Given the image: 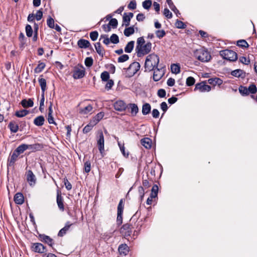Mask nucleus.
I'll use <instances>...</instances> for the list:
<instances>
[{"label": "nucleus", "mask_w": 257, "mask_h": 257, "mask_svg": "<svg viewBox=\"0 0 257 257\" xmlns=\"http://www.w3.org/2000/svg\"><path fill=\"white\" fill-rule=\"evenodd\" d=\"M247 90L248 92V94L250 93L251 94H254L257 91V88L255 84H250L248 88H247Z\"/></svg>", "instance_id": "3c124183"}, {"label": "nucleus", "mask_w": 257, "mask_h": 257, "mask_svg": "<svg viewBox=\"0 0 257 257\" xmlns=\"http://www.w3.org/2000/svg\"><path fill=\"white\" fill-rule=\"evenodd\" d=\"M85 65L87 67H91L93 65V60L92 57H87L85 60Z\"/></svg>", "instance_id": "338daca9"}, {"label": "nucleus", "mask_w": 257, "mask_h": 257, "mask_svg": "<svg viewBox=\"0 0 257 257\" xmlns=\"http://www.w3.org/2000/svg\"><path fill=\"white\" fill-rule=\"evenodd\" d=\"M29 113V111L27 109H22L16 111L15 115L18 117H23L26 116Z\"/></svg>", "instance_id": "58836bf2"}, {"label": "nucleus", "mask_w": 257, "mask_h": 257, "mask_svg": "<svg viewBox=\"0 0 257 257\" xmlns=\"http://www.w3.org/2000/svg\"><path fill=\"white\" fill-rule=\"evenodd\" d=\"M67 213L69 215H71L73 213L75 214H79L80 215V219H82L83 218V213L81 211V210H67Z\"/></svg>", "instance_id": "49530a36"}, {"label": "nucleus", "mask_w": 257, "mask_h": 257, "mask_svg": "<svg viewBox=\"0 0 257 257\" xmlns=\"http://www.w3.org/2000/svg\"><path fill=\"white\" fill-rule=\"evenodd\" d=\"M171 71L173 73L178 74L180 72V66L179 64H173L171 65Z\"/></svg>", "instance_id": "a19ab883"}, {"label": "nucleus", "mask_w": 257, "mask_h": 257, "mask_svg": "<svg viewBox=\"0 0 257 257\" xmlns=\"http://www.w3.org/2000/svg\"><path fill=\"white\" fill-rule=\"evenodd\" d=\"M141 65L138 62L132 63L129 67L126 69V70L130 73V76H134L140 69ZM125 69V68H124Z\"/></svg>", "instance_id": "9d476101"}, {"label": "nucleus", "mask_w": 257, "mask_h": 257, "mask_svg": "<svg viewBox=\"0 0 257 257\" xmlns=\"http://www.w3.org/2000/svg\"><path fill=\"white\" fill-rule=\"evenodd\" d=\"M93 107L91 104H89L83 108H81L79 110V113L82 114H87L92 111Z\"/></svg>", "instance_id": "4c0bfd02"}, {"label": "nucleus", "mask_w": 257, "mask_h": 257, "mask_svg": "<svg viewBox=\"0 0 257 257\" xmlns=\"http://www.w3.org/2000/svg\"><path fill=\"white\" fill-rule=\"evenodd\" d=\"M28 149H31L33 151L41 150L43 148L42 144L37 143L32 145H28Z\"/></svg>", "instance_id": "e433bc0d"}, {"label": "nucleus", "mask_w": 257, "mask_h": 257, "mask_svg": "<svg viewBox=\"0 0 257 257\" xmlns=\"http://www.w3.org/2000/svg\"><path fill=\"white\" fill-rule=\"evenodd\" d=\"M47 25L51 29H54L55 27L54 20L50 16H49V18L47 19Z\"/></svg>", "instance_id": "4d7b16f0"}, {"label": "nucleus", "mask_w": 257, "mask_h": 257, "mask_svg": "<svg viewBox=\"0 0 257 257\" xmlns=\"http://www.w3.org/2000/svg\"><path fill=\"white\" fill-rule=\"evenodd\" d=\"M142 211H147V210H138L135 213L132 219H137L138 224H139L140 222H143L145 220L147 217L146 216H141Z\"/></svg>", "instance_id": "dca6fc26"}, {"label": "nucleus", "mask_w": 257, "mask_h": 257, "mask_svg": "<svg viewBox=\"0 0 257 257\" xmlns=\"http://www.w3.org/2000/svg\"><path fill=\"white\" fill-rule=\"evenodd\" d=\"M85 68L82 66H76L74 68L73 77L75 79L82 78L85 75Z\"/></svg>", "instance_id": "0eeeda50"}, {"label": "nucleus", "mask_w": 257, "mask_h": 257, "mask_svg": "<svg viewBox=\"0 0 257 257\" xmlns=\"http://www.w3.org/2000/svg\"><path fill=\"white\" fill-rule=\"evenodd\" d=\"M195 79L193 77L190 76L187 78L186 83L187 86H191L195 83Z\"/></svg>", "instance_id": "680f3d73"}, {"label": "nucleus", "mask_w": 257, "mask_h": 257, "mask_svg": "<svg viewBox=\"0 0 257 257\" xmlns=\"http://www.w3.org/2000/svg\"><path fill=\"white\" fill-rule=\"evenodd\" d=\"M163 15L168 19L172 18V14L167 8L164 9Z\"/></svg>", "instance_id": "e2e57ef3"}, {"label": "nucleus", "mask_w": 257, "mask_h": 257, "mask_svg": "<svg viewBox=\"0 0 257 257\" xmlns=\"http://www.w3.org/2000/svg\"><path fill=\"white\" fill-rule=\"evenodd\" d=\"M103 112L98 113L93 118L91 123H93V125H96L104 116Z\"/></svg>", "instance_id": "473e14b6"}, {"label": "nucleus", "mask_w": 257, "mask_h": 257, "mask_svg": "<svg viewBox=\"0 0 257 257\" xmlns=\"http://www.w3.org/2000/svg\"><path fill=\"white\" fill-rule=\"evenodd\" d=\"M211 87L206 84L205 82L198 83L196 84L194 90H199L200 92H209L211 90Z\"/></svg>", "instance_id": "f8f14e48"}, {"label": "nucleus", "mask_w": 257, "mask_h": 257, "mask_svg": "<svg viewBox=\"0 0 257 257\" xmlns=\"http://www.w3.org/2000/svg\"><path fill=\"white\" fill-rule=\"evenodd\" d=\"M45 121V118L43 115H40L36 117L34 120V123L36 126H42Z\"/></svg>", "instance_id": "7c9ffc66"}, {"label": "nucleus", "mask_w": 257, "mask_h": 257, "mask_svg": "<svg viewBox=\"0 0 257 257\" xmlns=\"http://www.w3.org/2000/svg\"><path fill=\"white\" fill-rule=\"evenodd\" d=\"M129 59V56L127 54H123L118 58L117 62L118 63H123Z\"/></svg>", "instance_id": "6e6d98bb"}, {"label": "nucleus", "mask_w": 257, "mask_h": 257, "mask_svg": "<svg viewBox=\"0 0 257 257\" xmlns=\"http://www.w3.org/2000/svg\"><path fill=\"white\" fill-rule=\"evenodd\" d=\"M72 224L70 223L69 222H67L66 223L65 226L59 230L58 233V236L62 237L64 234H65L66 233L67 231L68 230L69 228H70Z\"/></svg>", "instance_id": "c756f323"}, {"label": "nucleus", "mask_w": 257, "mask_h": 257, "mask_svg": "<svg viewBox=\"0 0 257 257\" xmlns=\"http://www.w3.org/2000/svg\"><path fill=\"white\" fill-rule=\"evenodd\" d=\"M153 70V79L155 81H158L163 76L164 74V70H163V67L159 68L158 66L155 68Z\"/></svg>", "instance_id": "9b49d317"}, {"label": "nucleus", "mask_w": 257, "mask_h": 257, "mask_svg": "<svg viewBox=\"0 0 257 257\" xmlns=\"http://www.w3.org/2000/svg\"><path fill=\"white\" fill-rule=\"evenodd\" d=\"M123 211V210H117L116 223L118 225H120L122 223Z\"/></svg>", "instance_id": "37998d69"}, {"label": "nucleus", "mask_w": 257, "mask_h": 257, "mask_svg": "<svg viewBox=\"0 0 257 257\" xmlns=\"http://www.w3.org/2000/svg\"><path fill=\"white\" fill-rule=\"evenodd\" d=\"M231 74L236 77L244 78L246 77V73L241 69H238L232 71Z\"/></svg>", "instance_id": "6ab92c4d"}, {"label": "nucleus", "mask_w": 257, "mask_h": 257, "mask_svg": "<svg viewBox=\"0 0 257 257\" xmlns=\"http://www.w3.org/2000/svg\"><path fill=\"white\" fill-rule=\"evenodd\" d=\"M26 35L28 37H31L33 35V29L31 25L27 24L25 27Z\"/></svg>", "instance_id": "a18cd8bd"}, {"label": "nucleus", "mask_w": 257, "mask_h": 257, "mask_svg": "<svg viewBox=\"0 0 257 257\" xmlns=\"http://www.w3.org/2000/svg\"><path fill=\"white\" fill-rule=\"evenodd\" d=\"M110 41L114 44H116L119 43V38L118 36L115 34H113L110 38Z\"/></svg>", "instance_id": "8fccbe9b"}, {"label": "nucleus", "mask_w": 257, "mask_h": 257, "mask_svg": "<svg viewBox=\"0 0 257 257\" xmlns=\"http://www.w3.org/2000/svg\"><path fill=\"white\" fill-rule=\"evenodd\" d=\"M151 110V106L149 103H145L142 106V114L146 115L149 114Z\"/></svg>", "instance_id": "2f4dec72"}, {"label": "nucleus", "mask_w": 257, "mask_h": 257, "mask_svg": "<svg viewBox=\"0 0 257 257\" xmlns=\"http://www.w3.org/2000/svg\"><path fill=\"white\" fill-rule=\"evenodd\" d=\"M95 125H93V123H90L86 125L83 129V133L84 134H87L89 132Z\"/></svg>", "instance_id": "5fc2aeb1"}, {"label": "nucleus", "mask_w": 257, "mask_h": 257, "mask_svg": "<svg viewBox=\"0 0 257 257\" xmlns=\"http://www.w3.org/2000/svg\"><path fill=\"white\" fill-rule=\"evenodd\" d=\"M126 104L123 100H117L113 104L114 108L118 111H123L127 109Z\"/></svg>", "instance_id": "ddd939ff"}, {"label": "nucleus", "mask_w": 257, "mask_h": 257, "mask_svg": "<svg viewBox=\"0 0 257 257\" xmlns=\"http://www.w3.org/2000/svg\"><path fill=\"white\" fill-rule=\"evenodd\" d=\"M175 27L178 29H185L186 25L182 21L177 20L175 23Z\"/></svg>", "instance_id": "864d4df0"}, {"label": "nucleus", "mask_w": 257, "mask_h": 257, "mask_svg": "<svg viewBox=\"0 0 257 257\" xmlns=\"http://www.w3.org/2000/svg\"><path fill=\"white\" fill-rule=\"evenodd\" d=\"M21 104L25 108L31 107L34 105L33 99L32 98H29L28 100L24 99L21 101Z\"/></svg>", "instance_id": "cd10ccee"}, {"label": "nucleus", "mask_w": 257, "mask_h": 257, "mask_svg": "<svg viewBox=\"0 0 257 257\" xmlns=\"http://www.w3.org/2000/svg\"><path fill=\"white\" fill-rule=\"evenodd\" d=\"M152 4V0H145L143 2V7L146 10H149Z\"/></svg>", "instance_id": "603ef678"}, {"label": "nucleus", "mask_w": 257, "mask_h": 257, "mask_svg": "<svg viewBox=\"0 0 257 257\" xmlns=\"http://www.w3.org/2000/svg\"><path fill=\"white\" fill-rule=\"evenodd\" d=\"M63 183L67 190H70L72 189V185L68 180L67 178L65 177L64 178Z\"/></svg>", "instance_id": "69168bd1"}, {"label": "nucleus", "mask_w": 257, "mask_h": 257, "mask_svg": "<svg viewBox=\"0 0 257 257\" xmlns=\"http://www.w3.org/2000/svg\"><path fill=\"white\" fill-rule=\"evenodd\" d=\"M8 127L12 133H16L19 130V126L18 123L14 120L11 121L9 124ZM20 131L22 129L20 128Z\"/></svg>", "instance_id": "f3484780"}, {"label": "nucleus", "mask_w": 257, "mask_h": 257, "mask_svg": "<svg viewBox=\"0 0 257 257\" xmlns=\"http://www.w3.org/2000/svg\"><path fill=\"white\" fill-rule=\"evenodd\" d=\"M127 108L130 109V113L132 116H135L137 115L139 112V107L136 103H128L126 105Z\"/></svg>", "instance_id": "2eb2a0df"}, {"label": "nucleus", "mask_w": 257, "mask_h": 257, "mask_svg": "<svg viewBox=\"0 0 257 257\" xmlns=\"http://www.w3.org/2000/svg\"><path fill=\"white\" fill-rule=\"evenodd\" d=\"M84 171L88 173L91 170V162L89 161H87L84 163Z\"/></svg>", "instance_id": "bf43d9fd"}, {"label": "nucleus", "mask_w": 257, "mask_h": 257, "mask_svg": "<svg viewBox=\"0 0 257 257\" xmlns=\"http://www.w3.org/2000/svg\"><path fill=\"white\" fill-rule=\"evenodd\" d=\"M133 226L128 223H126L123 224L120 229V233L121 235L125 238V239L130 240V239L131 240H134L136 238L135 236H137L139 233V231L141 229V227L138 229V230H134V233L133 231Z\"/></svg>", "instance_id": "f257e3e1"}, {"label": "nucleus", "mask_w": 257, "mask_h": 257, "mask_svg": "<svg viewBox=\"0 0 257 257\" xmlns=\"http://www.w3.org/2000/svg\"><path fill=\"white\" fill-rule=\"evenodd\" d=\"M152 45V44L151 42H148L141 47L136 46V52L137 56L138 57H142L144 55L149 54L151 51Z\"/></svg>", "instance_id": "20e7f679"}, {"label": "nucleus", "mask_w": 257, "mask_h": 257, "mask_svg": "<svg viewBox=\"0 0 257 257\" xmlns=\"http://www.w3.org/2000/svg\"><path fill=\"white\" fill-rule=\"evenodd\" d=\"M159 63V57L157 55L154 53L150 54L146 59L145 63V69L149 71H153L155 68L158 66Z\"/></svg>", "instance_id": "f03ea898"}, {"label": "nucleus", "mask_w": 257, "mask_h": 257, "mask_svg": "<svg viewBox=\"0 0 257 257\" xmlns=\"http://www.w3.org/2000/svg\"><path fill=\"white\" fill-rule=\"evenodd\" d=\"M141 143L146 149H150L152 147V140L148 138L142 139Z\"/></svg>", "instance_id": "c85d7f7f"}, {"label": "nucleus", "mask_w": 257, "mask_h": 257, "mask_svg": "<svg viewBox=\"0 0 257 257\" xmlns=\"http://www.w3.org/2000/svg\"><path fill=\"white\" fill-rule=\"evenodd\" d=\"M158 186L157 185H154L151 190V195H152L153 197H156L158 193Z\"/></svg>", "instance_id": "13d9d810"}, {"label": "nucleus", "mask_w": 257, "mask_h": 257, "mask_svg": "<svg viewBox=\"0 0 257 257\" xmlns=\"http://www.w3.org/2000/svg\"><path fill=\"white\" fill-rule=\"evenodd\" d=\"M38 237L41 241L44 242L51 247L54 251L55 250L53 246L54 245V241L49 236L45 234H39Z\"/></svg>", "instance_id": "1a4fd4ad"}, {"label": "nucleus", "mask_w": 257, "mask_h": 257, "mask_svg": "<svg viewBox=\"0 0 257 257\" xmlns=\"http://www.w3.org/2000/svg\"><path fill=\"white\" fill-rule=\"evenodd\" d=\"M118 250L120 254L126 255L129 252V247L125 243L121 244L119 245Z\"/></svg>", "instance_id": "5701e85b"}, {"label": "nucleus", "mask_w": 257, "mask_h": 257, "mask_svg": "<svg viewBox=\"0 0 257 257\" xmlns=\"http://www.w3.org/2000/svg\"><path fill=\"white\" fill-rule=\"evenodd\" d=\"M219 54L223 59L229 61L234 62L237 59V53L230 50L225 49L220 51Z\"/></svg>", "instance_id": "39448f33"}, {"label": "nucleus", "mask_w": 257, "mask_h": 257, "mask_svg": "<svg viewBox=\"0 0 257 257\" xmlns=\"http://www.w3.org/2000/svg\"><path fill=\"white\" fill-rule=\"evenodd\" d=\"M94 47L97 53L99 56L103 57L105 55V50L102 47L99 42H97L94 44Z\"/></svg>", "instance_id": "bb28decb"}, {"label": "nucleus", "mask_w": 257, "mask_h": 257, "mask_svg": "<svg viewBox=\"0 0 257 257\" xmlns=\"http://www.w3.org/2000/svg\"><path fill=\"white\" fill-rule=\"evenodd\" d=\"M96 138L99 152L102 156L103 157L104 152V139L103 132L101 130H99L97 132Z\"/></svg>", "instance_id": "423d86ee"}, {"label": "nucleus", "mask_w": 257, "mask_h": 257, "mask_svg": "<svg viewBox=\"0 0 257 257\" xmlns=\"http://www.w3.org/2000/svg\"><path fill=\"white\" fill-rule=\"evenodd\" d=\"M109 74L107 71H104L101 73L100 78L102 81H107L109 80Z\"/></svg>", "instance_id": "09e8293b"}, {"label": "nucleus", "mask_w": 257, "mask_h": 257, "mask_svg": "<svg viewBox=\"0 0 257 257\" xmlns=\"http://www.w3.org/2000/svg\"><path fill=\"white\" fill-rule=\"evenodd\" d=\"M45 64L43 62H39V64L34 69V72L35 73H39L41 72L45 67Z\"/></svg>", "instance_id": "ea45409f"}, {"label": "nucleus", "mask_w": 257, "mask_h": 257, "mask_svg": "<svg viewBox=\"0 0 257 257\" xmlns=\"http://www.w3.org/2000/svg\"><path fill=\"white\" fill-rule=\"evenodd\" d=\"M237 46L241 48H247L249 47V45L247 42L244 40H239L236 42Z\"/></svg>", "instance_id": "c03bdc74"}, {"label": "nucleus", "mask_w": 257, "mask_h": 257, "mask_svg": "<svg viewBox=\"0 0 257 257\" xmlns=\"http://www.w3.org/2000/svg\"><path fill=\"white\" fill-rule=\"evenodd\" d=\"M77 45L80 48H87L91 47L90 42L86 40L81 39L77 42Z\"/></svg>", "instance_id": "4be33fe9"}, {"label": "nucleus", "mask_w": 257, "mask_h": 257, "mask_svg": "<svg viewBox=\"0 0 257 257\" xmlns=\"http://www.w3.org/2000/svg\"><path fill=\"white\" fill-rule=\"evenodd\" d=\"M135 41H130L124 47V52L130 53L132 52L134 47Z\"/></svg>", "instance_id": "c9c22d12"}, {"label": "nucleus", "mask_w": 257, "mask_h": 257, "mask_svg": "<svg viewBox=\"0 0 257 257\" xmlns=\"http://www.w3.org/2000/svg\"><path fill=\"white\" fill-rule=\"evenodd\" d=\"M27 149H28V145L23 144L19 146L15 150V152L17 153V154L20 155L21 154L23 153L24 151Z\"/></svg>", "instance_id": "f704fd0d"}, {"label": "nucleus", "mask_w": 257, "mask_h": 257, "mask_svg": "<svg viewBox=\"0 0 257 257\" xmlns=\"http://www.w3.org/2000/svg\"><path fill=\"white\" fill-rule=\"evenodd\" d=\"M52 102H50V105L48 108V121L50 124H54L56 125V123L54 120V118L52 116L53 109H52Z\"/></svg>", "instance_id": "412c9836"}, {"label": "nucleus", "mask_w": 257, "mask_h": 257, "mask_svg": "<svg viewBox=\"0 0 257 257\" xmlns=\"http://www.w3.org/2000/svg\"><path fill=\"white\" fill-rule=\"evenodd\" d=\"M167 3L171 10L175 13L177 17H179L181 14L180 13L179 10L176 8V6L174 5L172 0H167Z\"/></svg>", "instance_id": "72a5a7b5"}, {"label": "nucleus", "mask_w": 257, "mask_h": 257, "mask_svg": "<svg viewBox=\"0 0 257 257\" xmlns=\"http://www.w3.org/2000/svg\"><path fill=\"white\" fill-rule=\"evenodd\" d=\"M108 24L112 28H116L118 25L117 20L115 18L111 19Z\"/></svg>", "instance_id": "774afa93"}, {"label": "nucleus", "mask_w": 257, "mask_h": 257, "mask_svg": "<svg viewBox=\"0 0 257 257\" xmlns=\"http://www.w3.org/2000/svg\"><path fill=\"white\" fill-rule=\"evenodd\" d=\"M14 201L17 204H22L24 202V197L22 193H17L14 196Z\"/></svg>", "instance_id": "a878e982"}, {"label": "nucleus", "mask_w": 257, "mask_h": 257, "mask_svg": "<svg viewBox=\"0 0 257 257\" xmlns=\"http://www.w3.org/2000/svg\"><path fill=\"white\" fill-rule=\"evenodd\" d=\"M27 180L30 186H34L36 183L35 175L31 170H28L26 173Z\"/></svg>", "instance_id": "4468645a"}, {"label": "nucleus", "mask_w": 257, "mask_h": 257, "mask_svg": "<svg viewBox=\"0 0 257 257\" xmlns=\"http://www.w3.org/2000/svg\"><path fill=\"white\" fill-rule=\"evenodd\" d=\"M124 35L126 37H129L135 33L134 26L126 28L124 30Z\"/></svg>", "instance_id": "79ce46f5"}, {"label": "nucleus", "mask_w": 257, "mask_h": 257, "mask_svg": "<svg viewBox=\"0 0 257 257\" xmlns=\"http://www.w3.org/2000/svg\"><path fill=\"white\" fill-rule=\"evenodd\" d=\"M208 83L211 85H213L214 86H215L216 85L220 86L222 84L223 81L219 78L214 77L209 78L208 80Z\"/></svg>", "instance_id": "393cba45"}, {"label": "nucleus", "mask_w": 257, "mask_h": 257, "mask_svg": "<svg viewBox=\"0 0 257 257\" xmlns=\"http://www.w3.org/2000/svg\"><path fill=\"white\" fill-rule=\"evenodd\" d=\"M239 91L242 95H248L247 88L245 86H240L239 87Z\"/></svg>", "instance_id": "0e129e2a"}, {"label": "nucleus", "mask_w": 257, "mask_h": 257, "mask_svg": "<svg viewBox=\"0 0 257 257\" xmlns=\"http://www.w3.org/2000/svg\"><path fill=\"white\" fill-rule=\"evenodd\" d=\"M31 249L32 251L39 253L44 254L47 252L46 247L41 243H32Z\"/></svg>", "instance_id": "6e6552de"}, {"label": "nucleus", "mask_w": 257, "mask_h": 257, "mask_svg": "<svg viewBox=\"0 0 257 257\" xmlns=\"http://www.w3.org/2000/svg\"><path fill=\"white\" fill-rule=\"evenodd\" d=\"M156 35L159 39H161L166 35V32L164 30H157L156 31Z\"/></svg>", "instance_id": "052dcab7"}, {"label": "nucleus", "mask_w": 257, "mask_h": 257, "mask_svg": "<svg viewBox=\"0 0 257 257\" xmlns=\"http://www.w3.org/2000/svg\"><path fill=\"white\" fill-rule=\"evenodd\" d=\"M194 56L198 60L203 62L209 61L211 58L210 53L204 48L195 50Z\"/></svg>", "instance_id": "7ed1b4c3"}, {"label": "nucleus", "mask_w": 257, "mask_h": 257, "mask_svg": "<svg viewBox=\"0 0 257 257\" xmlns=\"http://www.w3.org/2000/svg\"><path fill=\"white\" fill-rule=\"evenodd\" d=\"M19 155H20L19 154H17V153L15 152V150H14L12 155L11 156L10 159L8 160V166H13L15 162L17 161V158Z\"/></svg>", "instance_id": "b1692460"}, {"label": "nucleus", "mask_w": 257, "mask_h": 257, "mask_svg": "<svg viewBox=\"0 0 257 257\" xmlns=\"http://www.w3.org/2000/svg\"><path fill=\"white\" fill-rule=\"evenodd\" d=\"M57 203L59 209H64L63 198L61 195V192L59 189L57 190Z\"/></svg>", "instance_id": "aec40b11"}, {"label": "nucleus", "mask_w": 257, "mask_h": 257, "mask_svg": "<svg viewBox=\"0 0 257 257\" xmlns=\"http://www.w3.org/2000/svg\"><path fill=\"white\" fill-rule=\"evenodd\" d=\"M123 25L127 27L130 25L131 19L130 18L127 17V13H124L122 17Z\"/></svg>", "instance_id": "de8ad7c7"}, {"label": "nucleus", "mask_w": 257, "mask_h": 257, "mask_svg": "<svg viewBox=\"0 0 257 257\" xmlns=\"http://www.w3.org/2000/svg\"><path fill=\"white\" fill-rule=\"evenodd\" d=\"M43 75H41L39 76L38 78V82L41 88V94H45V92L47 89V83L46 79L43 78Z\"/></svg>", "instance_id": "a211bd4d"}]
</instances>
